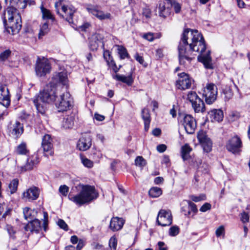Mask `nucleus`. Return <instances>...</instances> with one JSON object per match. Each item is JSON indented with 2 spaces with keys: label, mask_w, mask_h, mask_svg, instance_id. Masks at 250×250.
Wrapping results in <instances>:
<instances>
[{
  "label": "nucleus",
  "mask_w": 250,
  "mask_h": 250,
  "mask_svg": "<svg viewBox=\"0 0 250 250\" xmlns=\"http://www.w3.org/2000/svg\"><path fill=\"white\" fill-rule=\"evenodd\" d=\"M9 93V90L7 86L5 85H1L0 86V94L2 93Z\"/></svg>",
  "instance_id": "56"
},
{
  "label": "nucleus",
  "mask_w": 250,
  "mask_h": 250,
  "mask_svg": "<svg viewBox=\"0 0 250 250\" xmlns=\"http://www.w3.org/2000/svg\"><path fill=\"white\" fill-rule=\"evenodd\" d=\"M211 205L209 203H205L200 208V210L201 212H206L211 208Z\"/></svg>",
  "instance_id": "53"
},
{
  "label": "nucleus",
  "mask_w": 250,
  "mask_h": 250,
  "mask_svg": "<svg viewBox=\"0 0 250 250\" xmlns=\"http://www.w3.org/2000/svg\"><path fill=\"white\" fill-rule=\"evenodd\" d=\"M174 10L175 13H178L181 10V5L178 3H174L173 4Z\"/></svg>",
  "instance_id": "58"
},
{
  "label": "nucleus",
  "mask_w": 250,
  "mask_h": 250,
  "mask_svg": "<svg viewBox=\"0 0 250 250\" xmlns=\"http://www.w3.org/2000/svg\"><path fill=\"white\" fill-rule=\"evenodd\" d=\"M226 146L229 152L234 154L237 153L240 151L242 142L238 137L234 136L227 142Z\"/></svg>",
  "instance_id": "15"
},
{
  "label": "nucleus",
  "mask_w": 250,
  "mask_h": 250,
  "mask_svg": "<svg viewBox=\"0 0 250 250\" xmlns=\"http://www.w3.org/2000/svg\"><path fill=\"white\" fill-rule=\"evenodd\" d=\"M179 233V228L178 226H174L169 229V234L171 236H175Z\"/></svg>",
  "instance_id": "43"
},
{
  "label": "nucleus",
  "mask_w": 250,
  "mask_h": 250,
  "mask_svg": "<svg viewBox=\"0 0 250 250\" xmlns=\"http://www.w3.org/2000/svg\"><path fill=\"white\" fill-rule=\"evenodd\" d=\"M49 31L48 24L47 22H45L40 26V32L38 35L39 38L41 39L43 36L47 34Z\"/></svg>",
  "instance_id": "31"
},
{
  "label": "nucleus",
  "mask_w": 250,
  "mask_h": 250,
  "mask_svg": "<svg viewBox=\"0 0 250 250\" xmlns=\"http://www.w3.org/2000/svg\"><path fill=\"white\" fill-rule=\"evenodd\" d=\"M206 49L205 42L200 33L196 30H185L178 46L180 64L186 65L187 62L189 63L193 58L192 53L194 51L200 54L198 61L202 62L206 68H211L210 51L206 52Z\"/></svg>",
  "instance_id": "1"
},
{
  "label": "nucleus",
  "mask_w": 250,
  "mask_h": 250,
  "mask_svg": "<svg viewBox=\"0 0 250 250\" xmlns=\"http://www.w3.org/2000/svg\"><path fill=\"white\" fill-rule=\"evenodd\" d=\"M190 198L194 202H198L202 200L205 199V196L204 195H201L200 196L191 195Z\"/></svg>",
  "instance_id": "49"
},
{
  "label": "nucleus",
  "mask_w": 250,
  "mask_h": 250,
  "mask_svg": "<svg viewBox=\"0 0 250 250\" xmlns=\"http://www.w3.org/2000/svg\"><path fill=\"white\" fill-rule=\"evenodd\" d=\"M38 188L32 187L22 192L21 198L25 201H32L36 200L39 196Z\"/></svg>",
  "instance_id": "18"
},
{
  "label": "nucleus",
  "mask_w": 250,
  "mask_h": 250,
  "mask_svg": "<svg viewBox=\"0 0 250 250\" xmlns=\"http://www.w3.org/2000/svg\"><path fill=\"white\" fill-rule=\"evenodd\" d=\"M156 55L159 58L163 57V50L162 49H158L156 50Z\"/></svg>",
  "instance_id": "62"
},
{
  "label": "nucleus",
  "mask_w": 250,
  "mask_h": 250,
  "mask_svg": "<svg viewBox=\"0 0 250 250\" xmlns=\"http://www.w3.org/2000/svg\"><path fill=\"white\" fill-rule=\"evenodd\" d=\"M18 185L19 180L17 179H14L11 181L9 185L11 194H13L17 191Z\"/></svg>",
  "instance_id": "34"
},
{
  "label": "nucleus",
  "mask_w": 250,
  "mask_h": 250,
  "mask_svg": "<svg viewBox=\"0 0 250 250\" xmlns=\"http://www.w3.org/2000/svg\"><path fill=\"white\" fill-rule=\"evenodd\" d=\"M165 245V243L163 242H159L158 243V249L156 250H167Z\"/></svg>",
  "instance_id": "60"
},
{
  "label": "nucleus",
  "mask_w": 250,
  "mask_h": 250,
  "mask_svg": "<svg viewBox=\"0 0 250 250\" xmlns=\"http://www.w3.org/2000/svg\"><path fill=\"white\" fill-rule=\"evenodd\" d=\"M209 118L211 121L221 122L224 118L223 111L220 109H213L208 112Z\"/></svg>",
  "instance_id": "22"
},
{
  "label": "nucleus",
  "mask_w": 250,
  "mask_h": 250,
  "mask_svg": "<svg viewBox=\"0 0 250 250\" xmlns=\"http://www.w3.org/2000/svg\"><path fill=\"white\" fill-rule=\"evenodd\" d=\"M94 118L98 121H103L104 120L105 117L103 115L95 113L94 115Z\"/></svg>",
  "instance_id": "59"
},
{
  "label": "nucleus",
  "mask_w": 250,
  "mask_h": 250,
  "mask_svg": "<svg viewBox=\"0 0 250 250\" xmlns=\"http://www.w3.org/2000/svg\"><path fill=\"white\" fill-rule=\"evenodd\" d=\"M24 228L26 231L38 232L41 229V222L38 219H34L30 221Z\"/></svg>",
  "instance_id": "24"
},
{
  "label": "nucleus",
  "mask_w": 250,
  "mask_h": 250,
  "mask_svg": "<svg viewBox=\"0 0 250 250\" xmlns=\"http://www.w3.org/2000/svg\"><path fill=\"white\" fill-rule=\"evenodd\" d=\"M135 59L141 64L146 66V62L143 58V57L140 56L138 54H136L135 56Z\"/></svg>",
  "instance_id": "55"
},
{
  "label": "nucleus",
  "mask_w": 250,
  "mask_h": 250,
  "mask_svg": "<svg viewBox=\"0 0 250 250\" xmlns=\"http://www.w3.org/2000/svg\"><path fill=\"white\" fill-rule=\"evenodd\" d=\"M206 90L205 91L210 94H217V86L212 83H208L205 87Z\"/></svg>",
  "instance_id": "36"
},
{
  "label": "nucleus",
  "mask_w": 250,
  "mask_h": 250,
  "mask_svg": "<svg viewBox=\"0 0 250 250\" xmlns=\"http://www.w3.org/2000/svg\"><path fill=\"white\" fill-rule=\"evenodd\" d=\"M188 99L192 104L195 112H204L205 106L203 100L199 98L198 95H188Z\"/></svg>",
  "instance_id": "14"
},
{
  "label": "nucleus",
  "mask_w": 250,
  "mask_h": 250,
  "mask_svg": "<svg viewBox=\"0 0 250 250\" xmlns=\"http://www.w3.org/2000/svg\"><path fill=\"white\" fill-rule=\"evenodd\" d=\"M51 65L47 59L38 57L36 63L35 71L39 77H42L50 73Z\"/></svg>",
  "instance_id": "7"
},
{
  "label": "nucleus",
  "mask_w": 250,
  "mask_h": 250,
  "mask_svg": "<svg viewBox=\"0 0 250 250\" xmlns=\"http://www.w3.org/2000/svg\"><path fill=\"white\" fill-rule=\"evenodd\" d=\"M59 192L63 196H66L69 190V188L66 185L61 186L59 189Z\"/></svg>",
  "instance_id": "48"
},
{
  "label": "nucleus",
  "mask_w": 250,
  "mask_h": 250,
  "mask_svg": "<svg viewBox=\"0 0 250 250\" xmlns=\"http://www.w3.org/2000/svg\"><path fill=\"white\" fill-rule=\"evenodd\" d=\"M33 103L38 112L42 114L45 112L44 104L45 103H54L59 112L71 109L74 104L71 95H38Z\"/></svg>",
  "instance_id": "3"
},
{
  "label": "nucleus",
  "mask_w": 250,
  "mask_h": 250,
  "mask_svg": "<svg viewBox=\"0 0 250 250\" xmlns=\"http://www.w3.org/2000/svg\"><path fill=\"white\" fill-rule=\"evenodd\" d=\"M86 10L100 20H111L112 16L110 13L101 10L98 5H88Z\"/></svg>",
  "instance_id": "9"
},
{
  "label": "nucleus",
  "mask_w": 250,
  "mask_h": 250,
  "mask_svg": "<svg viewBox=\"0 0 250 250\" xmlns=\"http://www.w3.org/2000/svg\"><path fill=\"white\" fill-rule=\"evenodd\" d=\"M180 123L184 126L187 133L193 134L196 128L195 119L190 115H185L179 119Z\"/></svg>",
  "instance_id": "8"
},
{
  "label": "nucleus",
  "mask_w": 250,
  "mask_h": 250,
  "mask_svg": "<svg viewBox=\"0 0 250 250\" xmlns=\"http://www.w3.org/2000/svg\"><path fill=\"white\" fill-rule=\"evenodd\" d=\"M178 79L176 82V87L181 90L189 88L191 85V80L189 76L184 72L178 74Z\"/></svg>",
  "instance_id": "11"
},
{
  "label": "nucleus",
  "mask_w": 250,
  "mask_h": 250,
  "mask_svg": "<svg viewBox=\"0 0 250 250\" xmlns=\"http://www.w3.org/2000/svg\"><path fill=\"white\" fill-rule=\"evenodd\" d=\"M124 223L125 220L123 218L113 217L110 221L109 228L113 231H118L123 228Z\"/></svg>",
  "instance_id": "21"
},
{
  "label": "nucleus",
  "mask_w": 250,
  "mask_h": 250,
  "mask_svg": "<svg viewBox=\"0 0 250 250\" xmlns=\"http://www.w3.org/2000/svg\"><path fill=\"white\" fill-rule=\"evenodd\" d=\"M142 117L144 121L145 130L147 131L149 128L151 121L150 115L148 109L144 108L142 111Z\"/></svg>",
  "instance_id": "25"
},
{
  "label": "nucleus",
  "mask_w": 250,
  "mask_h": 250,
  "mask_svg": "<svg viewBox=\"0 0 250 250\" xmlns=\"http://www.w3.org/2000/svg\"><path fill=\"white\" fill-rule=\"evenodd\" d=\"M58 87L51 81L50 83L46 85L42 91H41L40 94H55L57 92Z\"/></svg>",
  "instance_id": "27"
},
{
  "label": "nucleus",
  "mask_w": 250,
  "mask_h": 250,
  "mask_svg": "<svg viewBox=\"0 0 250 250\" xmlns=\"http://www.w3.org/2000/svg\"><path fill=\"white\" fill-rule=\"evenodd\" d=\"M92 145L91 136L87 133L82 135L77 144V148L80 151H86Z\"/></svg>",
  "instance_id": "16"
},
{
  "label": "nucleus",
  "mask_w": 250,
  "mask_h": 250,
  "mask_svg": "<svg viewBox=\"0 0 250 250\" xmlns=\"http://www.w3.org/2000/svg\"><path fill=\"white\" fill-rule=\"evenodd\" d=\"M192 150V148L188 144H186L182 147V156L185 160L188 159L189 154Z\"/></svg>",
  "instance_id": "32"
},
{
  "label": "nucleus",
  "mask_w": 250,
  "mask_h": 250,
  "mask_svg": "<svg viewBox=\"0 0 250 250\" xmlns=\"http://www.w3.org/2000/svg\"><path fill=\"white\" fill-rule=\"evenodd\" d=\"M84 246V243L82 240H80L78 242L76 249L77 250H81Z\"/></svg>",
  "instance_id": "64"
},
{
  "label": "nucleus",
  "mask_w": 250,
  "mask_h": 250,
  "mask_svg": "<svg viewBox=\"0 0 250 250\" xmlns=\"http://www.w3.org/2000/svg\"><path fill=\"white\" fill-rule=\"evenodd\" d=\"M15 152L17 154L26 155L29 152L26 144L23 142L19 145L17 146Z\"/></svg>",
  "instance_id": "28"
},
{
  "label": "nucleus",
  "mask_w": 250,
  "mask_h": 250,
  "mask_svg": "<svg viewBox=\"0 0 250 250\" xmlns=\"http://www.w3.org/2000/svg\"><path fill=\"white\" fill-rule=\"evenodd\" d=\"M197 139L201 145L204 151L208 153L212 150V143L205 132L200 131L198 133Z\"/></svg>",
  "instance_id": "13"
},
{
  "label": "nucleus",
  "mask_w": 250,
  "mask_h": 250,
  "mask_svg": "<svg viewBox=\"0 0 250 250\" xmlns=\"http://www.w3.org/2000/svg\"><path fill=\"white\" fill-rule=\"evenodd\" d=\"M170 9L168 7H166L164 2L159 3L158 13L160 17L165 18L170 15Z\"/></svg>",
  "instance_id": "26"
},
{
  "label": "nucleus",
  "mask_w": 250,
  "mask_h": 250,
  "mask_svg": "<svg viewBox=\"0 0 250 250\" xmlns=\"http://www.w3.org/2000/svg\"><path fill=\"white\" fill-rule=\"evenodd\" d=\"M81 160L85 167L91 168L93 166V162L83 156H81Z\"/></svg>",
  "instance_id": "40"
},
{
  "label": "nucleus",
  "mask_w": 250,
  "mask_h": 250,
  "mask_svg": "<svg viewBox=\"0 0 250 250\" xmlns=\"http://www.w3.org/2000/svg\"><path fill=\"white\" fill-rule=\"evenodd\" d=\"M23 213L24 218L26 220L32 219V218H31L32 210L30 208H23Z\"/></svg>",
  "instance_id": "46"
},
{
  "label": "nucleus",
  "mask_w": 250,
  "mask_h": 250,
  "mask_svg": "<svg viewBox=\"0 0 250 250\" xmlns=\"http://www.w3.org/2000/svg\"><path fill=\"white\" fill-rule=\"evenodd\" d=\"M58 225L60 227V228L65 230H67L68 226L66 223L62 219H59L57 222Z\"/></svg>",
  "instance_id": "51"
},
{
  "label": "nucleus",
  "mask_w": 250,
  "mask_h": 250,
  "mask_svg": "<svg viewBox=\"0 0 250 250\" xmlns=\"http://www.w3.org/2000/svg\"><path fill=\"white\" fill-rule=\"evenodd\" d=\"M104 57L108 64L115 65V63L113 61L112 58L111 56L110 53L108 50L104 51Z\"/></svg>",
  "instance_id": "37"
},
{
  "label": "nucleus",
  "mask_w": 250,
  "mask_h": 250,
  "mask_svg": "<svg viewBox=\"0 0 250 250\" xmlns=\"http://www.w3.org/2000/svg\"><path fill=\"white\" fill-rule=\"evenodd\" d=\"M146 161L142 156H137L135 160V164L136 166L143 167L146 165Z\"/></svg>",
  "instance_id": "38"
},
{
  "label": "nucleus",
  "mask_w": 250,
  "mask_h": 250,
  "mask_svg": "<svg viewBox=\"0 0 250 250\" xmlns=\"http://www.w3.org/2000/svg\"><path fill=\"white\" fill-rule=\"evenodd\" d=\"M164 181L163 178L161 177H157L154 179V183L155 184L159 185L162 183Z\"/></svg>",
  "instance_id": "63"
},
{
  "label": "nucleus",
  "mask_w": 250,
  "mask_h": 250,
  "mask_svg": "<svg viewBox=\"0 0 250 250\" xmlns=\"http://www.w3.org/2000/svg\"><path fill=\"white\" fill-rule=\"evenodd\" d=\"M240 219L243 223H247L249 221V215L248 213L242 212L240 214Z\"/></svg>",
  "instance_id": "50"
},
{
  "label": "nucleus",
  "mask_w": 250,
  "mask_h": 250,
  "mask_svg": "<svg viewBox=\"0 0 250 250\" xmlns=\"http://www.w3.org/2000/svg\"><path fill=\"white\" fill-rule=\"evenodd\" d=\"M114 77L117 81L125 83L128 86L131 85L134 82V79L131 73L127 76L116 74Z\"/></svg>",
  "instance_id": "23"
},
{
  "label": "nucleus",
  "mask_w": 250,
  "mask_h": 250,
  "mask_svg": "<svg viewBox=\"0 0 250 250\" xmlns=\"http://www.w3.org/2000/svg\"><path fill=\"white\" fill-rule=\"evenodd\" d=\"M8 7L4 13L3 23L8 20L7 28L9 33L15 35L18 33L21 28V18L17 9H22L26 7L25 0H5Z\"/></svg>",
  "instance_id": "2"
},
{
  "label": "nucleus",
  "mask_w": 250,
  "mask_h": 250,
  "mask_svg": "<svg viewBox=\"0 0 250 250\" xmlns=\"http://www.w3.org/2000/svg\"><path fill=\"white\" fill-rule=\"evenodd\" d=\"M56 10L61 17L65 19L69 23H73V16L75 12L73 7H68L64 4V0H60L55 4Z\"/></svg>",
  "instance_id": "5"
},
{
  "label": "nucleus",
  "mask_w": 250,
  "mask_h": 250,
  "mask_svg": "<svg viewBox=\"0 0 250 250\" xmlns=\"http://www.w3.org/2000/svg\"><path fill=\"white\" fill-rule=\"evenodd\" d=\"M157 222L163 227L169 226L172 222V216L170 210L161 209L158 214Z\"/></svg>",
  "instance_id": "10"
},
{
  "label": "nucleus",
  "mask_w": 250,
  "mask_h": 250,
  "mask_svg": "<svg viewBox=\"0 0 250 250\" xmlns=\"http://www.w3.org/2000/svg\"><path fill=\"white\" fill-rule=\"evenodd\" d=\"M167 149V146L165 145L161 144L157 146V150L160 153L164 152Z\"/></svg>",
  "instance_id": "57"
},
{
  "label": "nucleus",
  "mask_w": 250,
  "mask_h": 250,
  "mask_svg": "<svg viewBox=\"0 0 250 250\" xmlns=\"http://www.w3.org/2000/svg\"><path fill=\"white\" fill-rule=\"evenodd\" d=\"M119 54L121 59H124L128 57V54L127 53L126 50L123 46L119 47Z\"/></svg>",
  "instance_id": "45"
},
{
  "label": "nucleus",
  "mask_w": 250,
  "mask_h": 250,
  "mask_svg": "<svg viewBox=\"0 0 250 250\" xmlns=\"http://www.w3.org/2000/svg\"><path fill=\"white\" fill-rule=\"evenodd\" d=\"M81 187L82 189L79 193L76 195L69 194L68 196L69 200L76 204L80 206L98 197V193L93 186L82 185Z\"/></svg>",
  "instance_id": "4"
},
{
  "label": "nucleus",
  "mask_w": 250,
  "mask_h": 250,
  "mask_svg": "<svg viewBox=\"0 0 250 250\" xmlns=\"http://www.w3.org/2000/svg\"><path fill=\"white\" fill-rule=\"evenodd\" d=\"M41 10L42 13V18L43 19L54 20V18L50 10L46 9L42 5L41 7Z\"/></svg>",
  "instance_id": "33"
},
{
  "label": "nucleus",
  "mask_w": 250,
  "mask_h": 250,
  "mask_svg": "<svg viewBox=\"0 0 250 250\" xmlns=\"http://www.w3.org/2000/svg\"><path fill=\"white\" fill-rule=\"evenodd\" d=\"M110 250H116L117 246V239L115 236L111 237L108 244Z\"/></svg>",
  "instance_id": "39"
},
{
  "label": "nucleus",
  "mask_w": 250,
  "mask_h": 250,
  "mask_svg": "<svg viewBox=\"0 0 250 250\" xmlns=\"http://www.w3.org/2000/svg\"><path fill=\"white\" fill-rule=\"evenodd\" d=\"M74 117L72 116L69 115L66 116L62 122V126L65 128H71L74 125Z\"/></svg>",
  "instance_id": "29"
},
{
  "label": "nucleus",
  "mask_w": 250,
  "mask_h": 250,
  "mask_svg": "<svg viewBox=\"0 0 250 250\" xmlns=\"http://www.w3.org/2000/svg\"><path fill=\"white\" fill-rule=\"evenodd\" d=\"M215 234L217 237H219L225 234V229L223 226H220L215 231Z\"/></svg>",
  "instance_id": "52"
},
{
  "label": "nucleus",
  "mask_w": 250,
  "mask_h": 250,
  "mask_svg": "<svg viewBox=\"0 0 250 250\" xmlns=\"http://www.w3.org/2000/svg\"><path fill=\"white\" fill-rule=\"evenodd\" d=\"M10 103V95H0V104L7 107Z\"/></svg>",
  "instance_id": "35"
},
{
  "label": "nucleus",
  "mask_w": 250,
  "mask_h": 250,
  "mask_svg": "<svg viewBox=\"0 0 250 250\" xmlns=\"http://www.w3.org/2000/svg\"><path fill=\"white\" fill-rule=\"evenodd\" d=\"M39 162V158L37 154H34L28 158L26 165L24 166L21 167V170L23 172L31 170Z\"/></svg>",
  "instance_id": "19"
},
{
  "label": "nucleus",
  "mask_w": 250,
  "mask_h": 250,
  "mask_svg": "<svg viewBox=\"0 0 250 250\" xmlns=\"http://www.w3.org/2000/svg\"><path fill=\"white\" fill-rule=\"evenodd\" d=\"M6 229L9 234L10 237L13 239L15 238L14 234L16 233V230L14 228L10 225H6Z\"/></svg>",
  "instance_id": "47"
},
{
  "label": "nucleus",
  "mask_w": 250,
  "mask_h": 250,
  "mask_svg": "<svg viewBox=\"0 0 250 250\" xmlns=\"http://www.w3.org/2000/svg\"><path fill=\"white\" fill-rule=\"evenodd\" d=\"M11 53V51L8 49L0 53V62H4L10 56Z\"/></svg>",
  "instance_id": "41"
},
{
  "label": "nucleus",
  "mask_w": 250,
  "mask_h": 250,
  "mask_svg": "<svg viewBox=\"0 0 250 250\" xmlns=\"http://www.w3.org/2000/svg\"><path fill=\"white\" fill-rule=\"evenodd\" d=\"M205 101L207 104H212L216 100V95H205Z\"/></svg>",
  "instance_id": "42"
},
{
  "label": "nucleus",
  "mask_w": 250,
  "mask_h": 250,
  "mask_svg": "<svg viewBox=\"0 0 250 250\" xmlns=\"http://www.w3.org/2000/svg\"><path fill=\"white\" fill-rule=\"evenodd\" d=\"M23 131V127L22 124L19 122L11 125L9 127V132L16 138L19 137Z\"/></svg>",
  "instance_id": "20"
},
{
  "label": "nucleus",
  "mask_w": 250,
  "mask_h": 250,
  "mask_svg": "<svg viewBox=\"0 0 250 250\" xmlns=\"http://www.w3.org/2000/svg\"><path fill=\"white\" fill-rule=\"evenodd\" d=\"M42 146L43 149L44 155L45 157L53 156L54 151L52 144V139L49 134H45L42 139Z\"/></svg>",
  "instance_id": "12"
},
{
  "label": "nucleus",
  "mask_w": 250,
  "mask_h": 250,
  "mask_svg": "<svg viewBox=\"0 0 250 250\" xmlns=\"http://www.w3.org/2000/svg\"><path fill=\"white\" fill-rule=\"evenodd\" d=\"M148 194L152 198H157L162 195V190L158 187H153L149 189Z\"/></svg>",
  "instance_id": "30"
},
{
  "label": "nucleus",
  "mask_w": 250,
  "mask_h": 250,
  "mask_svg": "<svg viewBox=\"0 0 250 250\" xmlns=\"http://www.w3.org/2000/svg\"><path fill=\"white\" fill-rule=\"evenodd\" d=\"M188 203L189 209L188 211V214H190V211H192L194 213V214L196 213L197 211V208L196 205L190 201H188Z\"/></svg>",
  "instance_id": "44"
},
{
  "label": "nucleus",
  "mask_w": 250,
  "mask_h": 250,
  "mask_svg": "<svg viewBox=\"0 0 250 250\" xmlns=\"http://www.w3.org/2000/svg\"><path fill=\"white\" fill-rule=\"evenodd\" d=\"M103 36L99 33L92 35L89 38V47L90 50L96 51L99 46L104 47Z\"/></svg>",
  "instance_id": "17"
},
{
  "label": "nucleus",
  "mask_w": 250,
  "mask_h": 250,
  "mask_svg": "<svg viewBox=\"0 0 250 250\" xmlns=\"http://www.w3.org/2000/svg\"><path fill=\"white\" fill-rule=\"evenodd\" d=\"M161 130L160 129L156 128L152 131V134L155 136H158L161 134Z\"/></svg>",
  "instance_id": "61"
},
{
  "label": "nucleus",
  "mask_w": 250,
  "mask_h": 250,
  "mask_svg": "<svg viewBox=\"0 0 250 250\" xmlns=\"http://www.w3.org/2000/svg\"><path fill=\"white\" fill-rule=\"evenodd\" d=\"M51 82L58 88L62 85L63 88L66 89V93L69 94V91H67L68 88V80L67 71L63 70L60 72H55L52 78Z\"/></svg>",
  "instance_id": "6"
},
{
  "label": "nucleus",
  "mask_w": 250,
  "mask_h": 250,
  "mask_svg": "<svg viewBox=\"0 0 250 250\" xmlns=\"http://www.w3.org/2000/svg\"><path fill=\"white\" fill-rule=\"evenodd\" d=\"M143 37L144 39L147 40L149 42H152L154 39V34L151 33H147L144 35Z\"/></svg>",
  "instance_id": "54"
}]
</instances>
